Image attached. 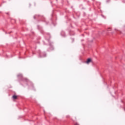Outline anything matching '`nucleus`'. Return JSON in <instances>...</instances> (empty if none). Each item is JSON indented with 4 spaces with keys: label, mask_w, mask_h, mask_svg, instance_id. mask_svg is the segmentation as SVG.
<instances>
[{
    "label": "nucleus",
    "mask_w": 125,
    "mask_h": 125,
    "mask_svg": "<svg viewBox=\"0 0 125 125\" xmlns=\"http://www.w3.org/2000/svg\"><path fill=\"white\" fill-rule=\"evenodd\" d=\"M92 62V60L91 59H88L86 61V64H89V63Z\"/></svg>",
    "instance_id": "1"
},
{
    "label": "nucleus",
    "mask_w": 125,
    "mask_h": 125,
    "mask_svg": "<svg viewBox=\"0 0 125 125\" xmlns=\"http://www.w3.org/2000/svg\"><path fill=\"white\" fill-rule=\"evenodd\" d=\"M13 99H17V96L14 95L13 96Z\"/></svg>",
    "instance_id": "2"
}]
</instances>
